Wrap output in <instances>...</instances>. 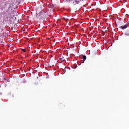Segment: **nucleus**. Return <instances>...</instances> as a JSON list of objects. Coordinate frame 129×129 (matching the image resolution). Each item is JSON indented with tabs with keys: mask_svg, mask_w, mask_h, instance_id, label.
<instances>
[{
	"mask_svg": "<svg viewBox=\"0 0 129 129\" xmlns=\"http://www.w3.org/2000/svg\"><path fill=\"white\" fill-rule=\"evenodd\" d=\"M47 17V13L45 12H40V20H43Z\"/></svg>",
	"mask_w": 129,
	"mask_h": 129,
	"instance_id": "1",
	"label": "nucleus"
},
{
	"mask_svg": "<svg viewBox=\"0 0 129 129\" xmlns=\"http://www.w3.org/2000/svg\"><path fill=\"white\" fill-rule=\"evenodd\" d=\"M71 2H72L73 5L74 6H75V5H78L79 4L80 2H81V0H69Z\"/></svg>",
	"mask_w": 129,
	"mask_h": 129,
	"instance_id": "2",
	"label": "nucleus"
},
{
	"mask_svg": "<svg viewBox=\"0 0 129 129\" xmlns=\"http://www.w3.org/2000/svg\"><path fill=\"white\" fill-rule=\"evenodd\" d=\"M36 17L37 18H38L39 20H41V12L39 13H36Z\"/></svg>",
	"mask_w": 129,
	"mask_h": 129,
	"instance_id": "3",
	"label": "nucleus"
},
{
	"mask_svg": "<svg viewBox=\"0 0 129 129\" xmlns=\"http://www.w3.org/2000/svg\"><path fill=\"white\" fill-rule=\"evenodd\" d=\"M59 60H60L61 62H63V61H65V59H64V56H60L59 57Z\"/></svg>",
	"mask_w": 129,
	"mask_h": 129,
	"instance_id": "4",
	"label": "nucleus"
},
{
	"mask_svg": "<svg viewBox=\"0 0 129 129\" xmlns=\"http://www.w3.org/2000/svg\"><path fill=\"white\" fill-rule=\"evenodd\" d=\"M126 28H127V25H125L124 26H120V29H122V30H124V29H126Z\"/></svg>",
	"mask_w": 129,
	"mask_h": 129,
	"instance_id": "5",
	"label": "nucleus"
},
{
	"mask_svg": "<svg viewBox=\"0 0 129 129\" xmlns=\"http://www.w3.org/2000/svg\"><path fill=\"white\" fill-rule=\"evenodd\" d=\"M82 59L83 60V63H84V62L85 61V60H86L87 59V57L85 55H83Z\"/></svg>",
	"mask_w": 129,
	"mask_h": 129,
	"instance_id": "6",
	"label": "nucleus"
},
{
	"mask_svg": "<svg viewBox=\"0 0 129 129\" xmlns=\"http://www.w3.org/2000/svg\"><path fill=\"white\" fill-rule=\"evenodd\" d=\"M125 34L127 37H129V31L126 32V33H125Z\"/></svg>",
	"mask_w": 129,
	"mask_h": 129,
	"instance_id": "7",
	"label": "nucleus"
},
{
	"mask_svg": "<svg viewBox=\"0 0 129 129\" xmlns=\"http://www.w3.org/2000/svg\"><path fill=\"white\" fill-rule=\"evenodd\" d=\"M22 51H23V52L24 53H25V52H26V49H22Z\"/></svg>",
	"mask_w": 129,
	"mask_h": 129,
	"instance_id": "8",
	"label": "nucleus"
},
{
	"mask_svg": "<svg viewBox=\"0 0 129 129\" xmlns=\"http://www.w3.org/2000/svg\"><path fill=\"white\" fill-rule=\"evenodd\" d=\"M64 21H66V22H68V19H64Z\"/></svg>",
	"mask_w": 129,
	"mask_h": 129,
	"instance_id": "9",
	"label": "nucleus"
}]
</instances>
